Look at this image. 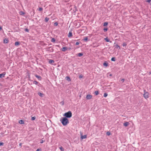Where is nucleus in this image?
<instances>
[{"label": "nucleus", "mask_w": 151, "mask_h": 151, "mask_svg": "<svg viewBox=\"0 0 151 151\" xmlns=\"http://www.w3.org/2000/svg\"><path fill=\"white\" fill-rule=\"evenodd\" d=\"M54 24H55V26H57V25H58V23H57V22H55V23H54Z\"/></svg>", "instance_id": "39"}, {"label": "nucleus", "mask_w": 151, "mask_h": 151, "mask_svg": "<svg viewBox=\"0 0 151 151\" xmlns=\"http://www.w3.org/2000/svg\"><path fill=\"white\" fill-rule=\"evenodd\" d=\"M78 56L80 57L83 55V53H79L78 54Z\"/></svg>", "instance_id": "17"}, {"label": "nucleus", "mask_w": 151, "mask_h": 151, "mask_svg": "<svg viewBox=\"0 0 151 151\" xmlns=\"http://www.w3.org/2000/svg\"><path fill=\"white\" fill-rule=\"evenodd\" d=\"M146 1L147 2L150 3L151 0H146Z\"/></svg>", "instance_id": "36"}, {"label": "nucleus", "mask_w": 151, "mask_h": 151, "mask_svg": "<svg viewBox=\"0 0 151 151\" xmlns=\"http://www.w3.org/2000/svg\"><path fill=\"white\" fill-rule=\"evenodd\" d=\"M129 123L128 122H126L124 124V125L125 127H127L129 124Z\"/></svg>", "instance_id": "7"}, {"label": "nucleus", "mask_w": 151, "mask_h": 151, "mask_svg": "<svg viewBox=\"0 0 151 151\" xmlns=\"http://www.w3.org/2000/svg\"><path fill=\"white\" fill-rule=\"evenodd\" d=\"M127 45V44L125 42L123 43V46L124 47L125 46Z\"/></svg>", "instance_id": "30"}, {"label": "nucleus", "mask_w": 151, "mask_h": 151, "mask_svg": "<svg viewBox=\"0 0 151 151\" xmlns=\"http://www.w3.org/2000/svg\"><path fill=\"white\" fill-rule=\"evenodd\" d=\"M49 20V18H48L47 17H46L45 19V21L46 22H47Z\"/></svg>", "instance_id": "18"}, {"label": "nucleus", "mask_w": 151, "mask_h": 151, "mask_svg": "<svg viewBox=\"0 0 151 151\" xmlns=\"http://www.w3.org/2000/svg\"><path fill=\"white\" fill-rule=\"evenodd\" d=\"M51 42H55V39L54 38H52L51 40Z\"/></svg>", "instance_id": "29"}, {"label": "nucleus", "mask_w": 151, "mask_h": 151, "mask_svg": "<svg viewBox=\"0 0 151 151\" xmlns=\"http://www.w3.org/2000/svg\"><path fill=\"white\" fill-rule=\"evenodd\" d=\"M108 24V23L107 22H105L104 23L103 26H106Z\"/></svg>", "instance_id": "20"}, {"label": "nucleus", "mask_w": 151, "mask_h": 151, "mask_svg": "<svg viewBox=\"0 0 151 151\" xmlns=\"http://www.w3.org/2000/svg\"><path fill=\"white\" fill-rule=\"evenodd\" d=\"M35 76L39 80H41V77L40 76H38L37 75H35Z\"/></svg>", "instance_id": "8"}, {"label": "nucleus", "mask_w": 151, "mask_h": 151, "mask_svg": "<svg viewBox=\"0 0 151 151\" xmlns=\"http://www.w3.org/2000/svg\"><path fill=\"white\" fill-rule=\"evenodd\" d=\"M44 142V141H43L42 140V141L40 142V143H43Z\"/></svg>", "instance_id": "44"}, {"label": "nucleus", "mask_w": 151, "mask_h": 151, "mask_svg": "<svg viewBox=\"0 0 151 151\" xmlns=\"http://www.w3.org/2000/svg\"><path fill=\"white\" fill-rule=\"evenodd\" d=\"M124 79H122L121 80V81L122 82H124Z\"/></svg>", "instance_id": "42"}, {"label": "nucleus", "mask_w": 151, "mask_h": 151, "mask_svg": "<svg viewBox=\"0 0 151 151\" xmlns=\"http://www.w3.org/2000/svg\"><path fill=\"white\" fill-rule=\"evenodd\" d=\"M104 39L107 42H110V41L108 39V38L107 37L106 38H105Z\"/></svg>", "instance_id": "21"}, {"label": "nucleus", "mask_w": 151, "mask_h": 151, "mask_svg": "<svg viewBox=\"0 0 151 151\" xmlns=\"http://www.w3.org/2000/svg\"><path fill=\"white\" fill-rule=\"evenodd\" d=\"M79 43L78 42H77L76 43V45H79Z\"/></svg>", "instance_id": "41"}, {"label": "nucleus", "mask_w": 151, "mask_h": 151, "mask_svg": "<svg viewBox=\"0 0 151 151\" xmlns=\"http://www.w3.org/2000/svg\"><path fill=\"white\" fill-rule=\"evenodd\" d=\"M64 116H65V117L67 118H70L72 116V113L70 111H69L65 113Z\"/></svg>", "instance_id": "2"}, {"label": "nucleus", "mask_w": 151, "mask_h": 151, "mask_svg": "<svg viewBox=\"0 0 151 151\" xmlns=\"http://www.w3.org/2000/svg\"><path fill=\"white\" fill-rule=\"evenodd\" d=\"M95 93L96 95H98L99 94V92L98 91H96L95 92Z\"/></svg>", "instance_id": "24"}, {"label": "nucleus", "mask_w": 151, "mask_h": 151, "mask_svg": "<svg viewBox=\"0 0 151 151\" xmlns=\"http://www.w3.org/2000/svg\"><path fill=\"white\" fill-rule=\"evenodd\" d=\"M88 40V37H84L83 40L84 41H86Z\"/></svg>", "instance_id": "19"}, {"label": "nucleus", "mask_w": 151, "mask_h": 151, "mask_svg": "<svg viewBox=\"0 0 151 151\" xmlns=\"http://www.w3.org/2000/svg\"><path fill=\"white\" fill-rule=\"evenodd\" d=\"M116 47H117V48L119 47V48H120V47H119V45H117L116 46Z\"/></svg>", "instance_id": "45"}, {"label": "nucleus", "mask_w": 151, "mask_h": 151, "mask_svg": "<svg viewBox=\"0 0 151 151\" xmlns=\"http://www.w3.org/2000/svg\"><path fill=\"white\" fill-rule=\"evenodd\" d=\"M38 85L39 86H40V85H41V84H40V83H39L38 84Z\"/></svg>", "instance_id": "46"}, {"label": "nucleus", "mask_w": 151, "mask_h": 151, "mask_svg": "<svg viewBox=\"0 0 151 151\" xmlns=\"http://www.w3.org/2000/svg\"><path fill=\"white\" fill-rule=\"evenodd\" d=\"M21 145H22V144H21V143H20V144H19V145H20V146H21Z\"/></svg>", "instance_id": "48"}, {"label": "nucleus", "mask_w": 151, "mask_h": 151, "mask_svg": "<svg viewBox=\"0 0 151 151\" xmlns=\"http://www.w3.org/2000/svg\"><path fill=\"white\" fill-rule=\"evenodd\" d=\"M19 123L20 124H23L24 123L23 121L22 120H20L19 121Z\"/></svg>", "instance_id": "16"}, {"label": "nucleus", "mask_w": 151, "mask_h": 151, "mask_svg": "<svg viewBox=\"0 0 151 151\" xmlns=\"http://www.w3.org/2000/svg\"><path fill=\"white\" fill-rule=\"evenodd\" d=\"M36 151H41L40 149H37Z\"/></svg>", "instance_id": "43"}, {"label": "nucleus", "mask_w": 151, "mask_h": 151, "mask_svg": "<svg viewBox=\"0 0 151 151\" xmlns=\"http://www.w3.org/2000/svg\"><path fill=\"white\" fill-rule=\"evenodd\" d=\"M24 30L26 32H28L29 31V29L27 28H26Z\"/></svg>", "instance_id": "31"}, {"label": "nucleus", "mask_w": 151, "mask_h": 151, "mask_svg": "<svg viewBox=\"0 0 151 151\" xmlns=\"http://www.w3.org/2000/svg\"><path fill=\"white\" fill-rule=\"evenodd\" d=\"M38 94L39 96H40L41 97H42L43 95V94L41 93L40 92H38Z\"/></svg>", "instance_id": "14"}, {"label": "nucleus", "mask_w": 151, "mask_h": 151, "mask_svg": "<svg viewBox=\"0 0 151 151\" xmlns=\"http://www.w3.org/2000/svg\"><path fill=\"white\" fill-rule=\"evenodd\" d=\"M68 48L66 47H63L62 48L61 50L62 51H63L64 52L66 50H67Z\"/></svg>", "instance_id": "6"}, {"label": "nucleus", "mask_w": 151, "mask_h": 151, "mask_svg": "<svg viewBox=\"0 0 151 151\" xmlns=\"http://www.w3.org/2000/svg\"><path fill=\"white\" fill-rule=\"evenodd\" d=\"M60 149L61 151H64V149L62 147H60Z\"/></svg>", "instance_id": "26"}, {"label": "nucleus", "mask_w": 151, "mask_h": 151, "mask_svg": "<svg viewBox=\"0 0 151 151\" xmlns=\"http://www.w3.org/2000/svg\"><path fill=\"white\" fill-rule=\"evenodd\" d=\"M92 98V96L90 95H87L86 98L87 99L89 100L91 99Z\"/></svg>", "instance_id": "4"}, {"label": "nucleus", "mask_w": 151, "mask_h": 151, "mask_svg": "<svg viewBox=\"0 0 151 151\" xmlns=\"http://www.w3.org/2000/svg\"><path fill=\"white\" fill-rule=\"evenodd\" d=\"M110 76H112V75H111V74H110Z\"/></svg>", "instance_id": "49"}, {"label": "nucleus", "mask_w": 151, "mask_h": 151, "mask_svg": "<svg viewBox=\"0 0 151 151\" xmlns=\"http://www.w3.org/2000/svg\"><path fill=\"white\" fill-rule=\"evenodd\" d=\"M5 75V73H3L2 74H0V78L4 77Z\"/></svg>", "instance_id": "10"}, {"label": "nucleus", "mask_w": 151, "mask_h": 151, "mask_svg": "<svg viewBox=\"0 0 151 151\" xmlns=\"http://www.w3.org/2000/svg\"><path fill=\"white\" fill-rule=\"evenodd\" d=\"M35 117H32L31 118V120H35Z\"/></svg>", "instance_id": "33"}, {"label": "nucleus", "mask_w": 151, "mask_h": 151, "mask_svg": "<svg viewBox=\"0 0 151 151\" xmlns=\"http://www.w3.org/2000/svg\"><path fill=\"white\" fill-rule=\"evenodd\" d=\"M82 77H83V76L82 75H81L79 76V78H82Z\"/></svg>", "instance_id": "40"}, {"label": "nucleus", "mask_w": 151, "mask_h": 151, "mask_svg": "<svg viewBox=\"0 0 151 151\" xmlns=\"http://www.w3.org/2000/svg\"><path fill=\"white\" fill-rule=\"evenodd\" d=\"M2 29V27L0 26V30H1Z\"/></svg>", "instance_id": "47"}, {"label": "nucleus", "mask_w": 151, "mask_h": 151, "mask_svg": "<svg viewBox=\"0 0 151 151\" xmlns=\"http://www.w3.org/2000/svg\"><path fill=\"white\" fill-rule=\"evenodd\" d=\"M72 36V34L71 32H69L68 35V37H70Z\"/></svg>", "instance_id": "11"}, {"label": "nucleus", "mask_w": 151, "mask_h": 151, "mask_svg": "<svg viewBox=\"0 0 151 151\" xmlns=\"http://www.w3.org/2000/svg\"><path fill=\"white\" fill-rule=\"evenodd\" d=\"M108 95V94L107 93H104V97H106Z\"/></svg>", "instance_id": "25"}, {"label": "nucleus", "mask_w": 151, "mask_h": 151, "mask_svg": "<svg viewBox=\"0 0 151 151\" xmlns=\"http://www.w3.org/2000/svg\"><path fill=\"white\" fill-rule=\"evenodd\" d=\"M87 137V135H81V139H84L86 138Z\"/></svg>", "instance_id": "5"}, {"label": "nucleus", "mask_w": 151, "mask_h": 151, "mask_svg": "<svg viewBox=\"0 0 151 151\" xmlns=\"http://www.w3.org/2000/svg\"><path fill=\"white\" fill-rule=\"evenodd\" d=\"M60 103L62 104V105H63L64 104V102L63 101H62L60 102Z\"/></svg>", "instance_id": "35"}, {"label": "nucleus", "mask_w": 151, "mask_h": 151, "mask_svg": "<svg viewBox=\"0 0 151 151\" xmlns=\"http://www.w3.org/2000/svg\"><path fill=\"white\" fill-rule=\"evenodd\" d=\"M4 43H6L8 42V40L7 39H5L4 40Z\"/></svg>", "instance_id": "15"}, {"label": "nucleus", "mask_w": 151, "mask_h": 151, "mask_svg": "<svg viewBox=\"0 0 151 151\" xmlns=\"http://www.w3.org/2000/svg\"><path fill=\"white\" fill-rule=\"evenodd\" d=\"M19 44V42H16L15 43V46H17Z\"/></svg>", "instance_id": "22"}, {"label": "nucleus", "mask_w": 151, "mask_h": 151, "mask_svg": "<svg viewBox=\"0 0 151 151\" xmlns=\"http://www.w3.org/2000/svg\"><path fill=\"white\" fill-rule=\"evenodd\" d=\"M143 95L145 98L147 99L149 97V93L148 92H145Z\"/></svg>", "instance_id": "3"}, {"label": "nucleus", "mask_w": 151, "mask_h": 151, "mask_svg": "<svg viewBox=\"0 0 151 151\" xmlns=\"http://www.w3.org/2000/svg\"><path fill=\"white\" fill-rule=\"evenodd\" d=\"M65 79L67 81H71V79H70V78L68 76H66L65 77Z\"/></svg>", "instance_id": "9"}, {"label": "nucleus", "mask_w": 151, "mask_h": 151, "mask_svg": "<svg viewBox=\"0 0 151 151\" xmlns=\"http://www.w3.org/2000/svg\"><path fill=\"white\" fill-rule=\"evenodd\" d=\"M54 60H49V63H50V64H51L52 63H54Z\"/></svg>", "instance_id": "12"}, {"label": "nucleus", "mask_w": 151, "mask_h": 151, "mask_svg": "<svg viewBox=\"0 0 151 151\" xmlns=\"http://www.w3.org/2000/svg\"><path fill=\"white\" fill-rule=\"evenodd\" d=\"M108 63H107L106 62H105L104 63H103V65L104 66H105L106 67L108 66Z\"/></svg>", "instance_id": "13"}, {"label": "nucleus", "mask_w": 151, "mask_h": 151, "mask_svg": "<svg viewBox=\"0 0 151 151\" xmlns=\"http://www.w3.org/2000/svg\"><path fill=\"white\" fill-rule=\"evenodd\" d=\"M4 145V143L3 142H0V146L3 145Z\"/></svg>", "instance_id": "37"}, {"label": "nucleus", "mask_w": 151, "mask_h": 151, "mask_svg": "<svg viewBox=\"0 0 151 151\" xmlns=\"http://www.w3.org/2000/svg\"><path fill=\"white\" fill-rule=\"evenodd\" d=\"M21 14H24V12H20Z\"/></svg>", "instance_id": "38"}, {"label": "nucleus", "mask_w": 151, "mask_h": 151, "mask_svg": "<svg viewBox=\"0 0 151 151\" xmlns=\"http://www.w3.org/2000/svg\"><path fill=\"white\" fill-rule=\"evenodd\" d=\"M108 30V29L107 28H105L104 29V32H106Z\"/></svg>", "instance_id": "32"}, {"label": "nucleus", "mask_w": 151, "mask_h": 151, "mask_svg": "<svg viewBox=\"0 0 151 151\" xmlns=\"http://www.w3.org/2000/svg\"><path fill=\"white\" fill-rule=\"evenodd\" d=\"M60 121L61 122L62 124L64 126L66 125L69 123L68 119L66 117L63 118L62 119V120L61 119Z\"/></svg>", "instance_id": "1"}, {"label": "nucleus", "mask_w": 151, "mask_h": 151, "mask_svg": "<svg viewBox=\"0 0 151 151\" xmlns=\"http://www.w3.org/2000/svg\"><path fill=\"white\" fill-rule=\"evenodd\" d=\"M42 10H43V8H42V7H40L39 8L38 10L39 11H41Z\"/></svg>", "instance_id": "28"}, {"label": "nucleus", "mask_w": 151, "mask_h": 151, "mask_svg": "<svg viewBox=\"0 0 151 151\" xmlns=\"http://www.w3.org/2000/svg\"><path fill=\"white\" fill-rule=\"evenodd\" d=\"M33 83L35 84L36 85H37V84L39 83V82L36 81H34L33 82Z\"/></svg>", "instance_id": "23"}, {"label": "nucleus", "mask_w": 151, "mask_h": 151, "mask_svg": "<svg viewBox=\"0 0 151 151\" xmlns=\"http://www.w3.org/2000/svg\"><path fill=\"white\" fill-rule=\"evenodd\" d=\"M111 60L112 61H115V57H113L111 59Z\"/></svg>", "instance_id": "27"}, {"label": "nucleus", "mask_w": 151, "mask_h": 151, "mask_svg": "<svg viewBox=\"0 0 151 151\" xmlns=\"http://www.w3.org/2000/svg\"><path fill=\"white\" fill-rule=\"evenodd\" d=\"M106 134L107 135H109L110 134V133L109 132H107L106 133Z\"/></svg>", "instance_id": "34"}]
</instances>
